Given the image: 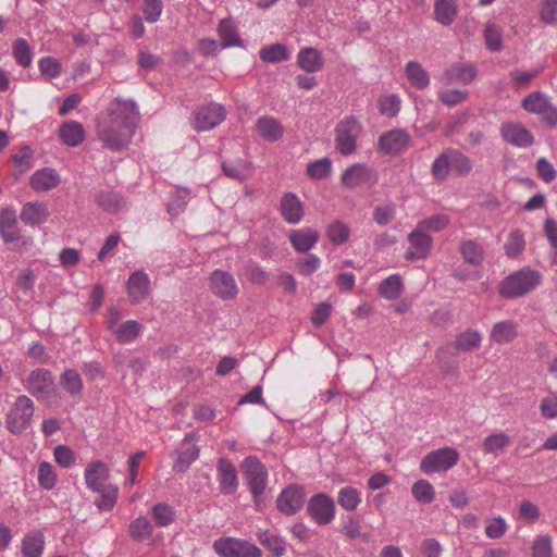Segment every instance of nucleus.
Returning <instances> with one entry per match:
<instances>
[{"mask_svg":"<svg viewBox=\"0 0 557 557\" xmlns=\"http://www.w3.org/2000/svg\"><path fill=\"white\" fill-rule=\"evenodd\" d=\"M500 135L506 143L518 148H528L534 144L533 134L521 123H503Z\"/></svg>","mask_w":557,"mask_h":557,"instance_id":"16","label":"nucleus"},{"mask_svg":"<svg viewBox=\"0 0 557 557\" xmlns=\"http://www.w3.org/2000/svg\"><path fill=\"white\" fill-rule=\"evenodd\" d=\"M225 116L226 110L222 104L210 102L195 112L193 126L197 132L209 131L220 125Z\"/></svg>","mask_w":557,"mask_h":557,"instance_id":"8","label":"nucleus"},{"mask_svg":"<svg viewBox=\"0 0 557 557\" xmlns=\"http://www.w3.org/2000/svg\"><path fill=\"white\" fill-rule=\"evenodd\" d=\"M221 166L223 173L232 180L243 182L248 177V165L242 159H237L236 161L231 162L224 161L222 162Z\"/></svg>","mask_w":557,"mask_h":557,"instance_id":"44","label":"nucleus"},{"mask_svg":"<svg viewBox=\"0 0 557 557\" xmlns=\"http://www.w3.org/2000/svg\"><path fill=\"white\" fill-rule=\"evenodd\" d=\"M44 535L40 532L28 533L22 542L24 557H40L44 550Z\"/></svg>","mask_w":557,"mask_h":557,"instance_id":"38","label":"nucleus"},{"mask_svg":"<svg viewBox=\"0 0 557 557\" xmlns=\"http://www.w3.org/2000/svg\"><path fill=\"white\" fill-rule=\"evenodd\" d=\"M85 482L89 490L99 493L96 506L104 509V463L101 460L91 461L85 469Z\"/></svg>","mask_w":557,"mask_h":557,"instance_id":"13","label":"nucleus"},{"mask_svg":"<svg viewBox=\"0 0 557 557\" xmlns=\"http://www.w3.org/2000/svg\"><path fill=\"white\" fill-rule=\"evenodd\" d=\"M144 331V325L136 320H127L117 324L112 334L119 344L125 345L135 342Z\"/></svg>","mask_w":557,"mask_h":557,"instance_id":"26","label":"nucleus"},{"mask_svg":"<svg viewBox=\"0 0 557 557\" xmlns=\"http://www.w3.org/2000/svg\"><path fill=\"white\" fill-rule=\"evenodd\" d=\"M459 252L466 263L479 267L484 260V250L476 240L468 239L460 244Z\"/></svg>","mask_w":557,"mask_h":557,"instance_id":"33","label":"nucleus"},{"mask_svg":"<svg viewBox=\"0 0 557 557\" xmlns=\"http://www.w3.org/2000/svg\"><path fill=\"white\" fill-rule=\"evenodd\" d=\"M372 171L364 164L356 163L346 169L342 174V184L348 188L368 184L372 181Z\"/></svg>","mask_w":557,"mask_h":557,"instance_id":"24","label":"nucleus"},{"mask_svg":"<svg viewBox=\"0 0 557 557\" xmlns=\"http://www.w3.org/2000/svg\"><path fill=\"white\" fill-rule=\"evenodd\" d=\"M48 207L42 202H26L21 210L20 219L26 225L35 226L45 223L49 218Z\"/></svg>","mask_w":557,"mask_h":557,"instance_id":"25","label":"nucleus"},{"mask_svg":"<svg viewBox=\"0 0 557 557\" xmlns=\"http://www.w3.org/2000/svg\"><path fill=\"white\" fill-rule=\"evenodd\" d=\"M525 246L523 232L519 228L511 231L508 235V239L504 246L505 252L508 257H517Z\"/></svg>","mask_w":557,"mask_h":557,"instance_id":"51","label":"nucleus"},{"mask_svg":"<svg viewBox=\"0 0 557 557\" xmlns=\"http://www.w3.org/2000/svg\"><path fill=\"white\" fill-rule=\"evenodd\" d=\"M260 59L265 62H280L288 58L287 49L282 44H273L263 47L260 52Z\"/></svg>","mask_w":557,"mask_h":557,"instance_id":"54","label":"nucleus"},{"mask_svg":"<svg viewBox=\"0 0 557 557\" xmlns=\"http://www.w3.org/2000/svg\"><path fill=\"white\" fill-rule=\"evenodd\" d=\"M409 143L410 135L403 128H395L382 134L377 145L384 154H398L409 146Z\"/></svg>","mask_w":557,"mask_h":557,"instance_id":"15","label":"nucleus"},{"mask_svg":"<svg viewBox=\"0 0 557 557\" xmlns=\"http://www.w3.org/2000/svg\"><path fill=\"white\" fill-rule=\"evenodd\" d=\"M545 69V64H541L537 67L533 69L530 72H523L520 70H515L510 72V77L513 83V87L519 90L527 88L530 82L537 77Z\"/></svg>","mask_w":557,"mask_h":557,"instance_id":"48","label":"nucleus"},{"mask_svg":"<svg viewBox=\"0 0 557 557\" xmlns=\"http://www.w3.org/2000/svg\"><path fill=\"white\" fill-rule=\"evenodd\" d=\"M517 336L518 324L512 320L497 322L490 333V339L498 345L511 343Z\"/></svg>","mask_w":557,"mask_h":557,"instance_id":"28","label":"nucleus"},{"mask_svg":"<svg viewBox=\"0 0 557 557\" xmlns=\"http://www.w3.org/2000/svg\"><path fill=\"white\" fill-rule=\"evenodd\" d=\"M305 490L299 484L286 486L276 498V508L285 516L297 513L305 504Z\"/></svg>","mask_w":557,"mask_h":557,"instance_id":"10","label":"nucleus"},{"mask_svg":"<svg viewBox=\"0 0 557 557\" xmlns=\"http://www.w3.org/2000/svg\"><path fill=\"white\" fill-rule=\"evenodd\" d=\"M406 77L410 85L419 90L425 89L430 85V75L416 61H409L405 69Z\"/></svg>","mask_w":557,"mask_h":557,"instance_id":"32","label":"nucleus"},{"mask_svg":"<svg viewBox=\"0 0 557 557\" xmlns=\"http://www.w3.org/2000/svg\"><path fill=\"white\" fill-rule=\"evenodd\" d=\"M152 517L157 525L168 527L174 521L175 511L170 505L158 503L152 507Z\"/></svg>","mask_w":557,"mask_h":557,"instance_id":"53","label":"nucleus"},{"mask_svg":"<svg viewBox=\"0 0 557 557\" xmlns=\"http://www.w3.org/2000/svg\"><path fill=\"white\" fill-rule=\"evenodd\" d=\"M509 444H510V437L506 433H504V432L493 433L484 440L483 450L486 454L497 455L504 448L509 446Z\"/></svg>","mask_w":557,"mask_h":557,"instance_id":"46","label":"nucleus"},{"mask_svg":"<svg viewBox=\"0 0 557 557\" xmlns=\"http://www.w3.org/2000/svg\"><path fill=\"white\" fill-rule=\"evenodd\" d=\"M59 136L62 143L69 147H77L85 139V131L76 121L63 122L59 127Z\"/></svg>","mask_w":557,"mask_h":557,"instance_id":"27","label":"nucleus"},{"mask_svg":"<svg viewBox=\"0 0 557 557\" xmlns=\"http://www.w3.org/2000/svg\"><path fill=\"white\" fill-rule=\"evenodd\" d=\"M362 131L356 117L349 115L335 126V144L337 151L343 156H350L357 149V139Z\"/></svg>","mask_w":557,"mask_h":557,"instance_id":"5","label":"nucleus"},{"mask_svg":"<svg viewBox=\"0 0 557 557\" xmlns=\"http://www.w3.org/2000/svg\"><path fill=\"white\" fill-rule=\"evenodd\" d=\"M451 171L459 177H465L473 169L471 159L458 149L450 148Z\"/></svg>","mask_w":557,"mask_h":557,"instance_id":"40","label":"nucleus"},{"mask_svg":"<svg viewBox=\"0 0 557 557\" xmlns=\"http://www.w3.org/2000/svg\"><path fill=\"white\" fill-rule=\"evenodd\" d=\"M256 128L259 135L270 143L280 140L284 133L281 123L271 116L259 117L256 123Z\"/></svg>","mask_w":557,"mask_h":557,"instance_id":"31","label":"nucleus"},{"mask_svg":"<svg viewBox=\"0 0 557 557\" xmlns=\"http://www.w3.org/2000/svg\"><path fill=\"white\" fill-rule=\"evenodd\" d=\"M0 236L4 243H15L21 238L16 212L13 208L7 207L0 211Z\"/></svg>","mask_w":557,"mask_h":557,"instance_id":"21","label":"nucleus"},{"mask_svg":"<svg viewBox=\"0 0 557 557\" xmlns=\"http://www.w3.org/2000/svg\"><path fill=\"white\" fill-rule=\"evenodd\" d=\"M25 386L37 399L49 397L55 389L52 373L44 368L33 370Z\"/></svg>","mask_w":557,"mask_h":557,"instance_id":"11","label":"nucleus"},{"mask_svg":"<svg viewBox=\"0 0 557 557\" xmlns=\"http://www.w3.org/2000/svg\"><path fill=\"white\" fill-rule=\"evenodd\" d=\"M238 540L233 537L219 539L213 543L215 553L222 557H236Z\"/></svg>","mask_w":557,"mask_h":557,"instance_id":"58","label":"nucleus"},{"mask_svg":"<svg viewBox=\"0 0 557 557\" xmlns=\"http://www.w3.org/2000/svg\"><path fill=\"white\" fill-rule=\"evenodd\" d=\"M60 184V175L52 168H44L36 171L30 180V187L38 193L48 191Z\"/></svg>","mask_w":557,"mask_h":557,"instance_id":"23","label":"nucleus"},{"mask_svg":"<svg viewBox=\"0 0 557 557\" xmlns=\"http://www.w3.org/2000/svg\"><path fill=\"white\" fill-rule=\"evenodd\" d=\"M325 235L336 246L343 245L349 239L350 228L341 220H335L326 227Z\"/></svg>","mask_w":557,"mask_h":557,"instance_id":"39","label":"nucleus"},{"mask_svg":"<svg viewBox=\"0 0 557 557\" xmlns=\"http://www.w3.org/2000/svg\"><path fill=\"white\" fill-rule=\"evenodd\" d=\"M450 148L445 149L432 163L431 174L435 182L443 183L451 171Z\"/></svg>","mask_w":557,"mask_h":557,"instance_id":"34","label":"nucleus"},{"mask_svg":"<svg viewBox=\"0 0 557 557\" xmlns=\"http://www.w3.org/2000/svg\"><path fill=\"white\" fill-rule=\"evenodd\" d=\"M476 74L478 70L474 64L456 62L444 71L441 81L445 85L454 83L469 85L474 81Z\"/></svg>","mask_w":557,"mask_h":557,"instance_id":"17","label":"nucleus"},{"mask_svg":"<svg viewBox=\"0 0 557 557\" xmlns=\"http://www.w3.org/2000/svg\"><path fill=\"white\" fill-rule=\"evenodd\" d=\"M38 483L45 490H51L57 483V475L53 467L44 461L38 467Z\"/></svg>","mask_w":557,"mask_h":557,"instance_id":"57","label":"nucleus"},{"mask_svg":"<svg viewBox=\"0 0 557 557\" xmlns=\"http://www.w3.org/2000/svg\"><path fill=\"white\" fill-rule=\"evenodd\" d=\"M508 529L506 521L500 517H494L486 522L485 534L491 540H497L504 536Z\"/></svg>","mask_w":557,"mask_h":557,"instance_id":"59","label":"nucleus"},{"mask_svg":"<svg viewBox=\"0 0 557 557\" xmlns=\"http://www.w3.org/2000/svg\"><path fill=\"white\" fill-rule=\"evenodd\" d=\"M337 503L347 511L356 510L361 503L360 493L352 486H345L337 494Z\"/></svg>","mask_w":557,"mask_h":557,"instance_id":"42","label":"nucleus"},{"mask_svg":"<svg viewBox=\"0 0 557 557\" xmlns=\"http://www.w3.org/2000/svg\"><path fill=\"white\" fill-rule=\"evenodd\" d=\"M244 277L252 284L263 285L269 274L255 261L249 260L243 268Z\"/></svg>","mask_w":557,"mask_h":557,"instance_id":"50","label":"nucleus"},{"mask_svg":"<svg viewBox=\"0 0 557 557\" xmlns=\"http://www.w3.org/2000/svg\"><path fill=\"white\" fill-rule=\"evenodd\" d=\"M539 271L522 269L505 277L499 284V295L506 299L519 298L536 288L541 283Z\"/></svg>","mask_w":557,"mask_h":557,"instance_id":"2","label":"nucleus"},{"mask_svg":"<svg viewBox=\"0 0 557 557\" xmlns=\"http://www.w3.org/2000/svg\"><path fill=\"white\" fill-rule=\"evenodd\" d=\"M460 455L453 447H443L426 454L420 461V470L425 474L446 472L455 467Z\"/></svg>","mask_w":557,"mask_h":557,"instance_id":"6","label":"nucleus"},{"mask_svg":"<svg viewBox=\"0 0 557 557\" xmlns=\"http://www.w3.org/2000/svg\"><path fill=\"white\" fill-rule=\"evenodd\" d=\"M162 0H144L143 2V13L147 22H157L162 13Z\"/></svg>","mask_w":557,"mask_h":557,"instance_id":"61","label":"nucleus"},{"mask_svg":"<svg viewBox=\"0 0 557 557\" xmlns=\"http://www.w3.org/2000/svg\"><path fill=\"white\" fill-rule=\"evenodd\" d=\"M126 292L132 304L138 305L145 301L152 292L148 274L144 271H134L127 282Z\"/></svg>","mask_w":557,"mask_h":557,"instance_id":"12","label":"nucleus"},{"mask_svg":"<svg viewBox=\"0 0 557 557\" xmlns=\"http://www.w3.org/2000/svg\"><path fill=\"white\" fill-rule=\"evenodd\" d=\"M35 411L34 401L25 396H18L5 417L7 429L12 434H21L32 423Z\"/></svg>","mask_w":557,"mask_h":557,"instance_id":"4","label":"nucleus"},{"mask_svg":"<svg viewBox=\"0 0 557 557\" xmlns=\"http://www.w3.org/2000/svg\"><path fill=\"white\" fill-rule=\"evenodd\" d=\"M258 540L267 549L272 552L276 557H281L286 552V545L283 539L273 534L269 530L260 531Z\"/></svg>","mask_w":557,"mask_h":557,"instance_id":"41","label":"nucleus"},{"mask_svg":"<svg viewBox=\"0 0 557 557\" xmlns=\"http://www.w3.org/2000/svg\"><path fill=\"white\" fill-rule=\"evenodd\" d=\"M404 289L403 280L398 274H392L379 285V294L389 300L397 299Z\"/></svg>","mask_w":557,"mask_h":557,"instance_id":"35","label":"nucleus"},{"mask_svg":"<svg viewBox=\"0 0 557 557\" xmlns=\"http://www.w3.org/2000/svg\"><path fill=\"white\" fill-rule=\"evenodd\" d=\"M210 288L215 296L224 300L236 298L239 292L234 276L222 270L212 272L210 276Z\"/></svg>","mask_w":557,"mask_h":557,"instance_id":"14","label":"nucleus"},{"mask_svg":"<svg viewBox=\"0 0 557 557\" xmlns=\"http://www.w3.org/2000/svg\"><path fill=\"white\" fill-rule=\"evenodd\" d=\"M532 557H552V537L549 535H541L534 540Z\"/></svg>","mask_w":557,"mask_h":557,"instance_id":"60","label":"nucleus"},{"mask_svg":"<svg viewBox=\"0 0 557 557\" xmlns=\"http://www.w3.org/2000/svg\"><path fill=\"white\" fill-rule=\"evenodd\" d=\"M153 527L146 517H138L129 524V533L134 540L143 542L152 535Z\"/></svg>","mask_w":557,"mask_h":557,"instance_id":"45","label":"nucleus"},{"mask_svg":"<svg viewBox=\"0 0 557 557\" xmlns=\"http://www.w3.org/2000/svg\"><path fill=\"white\" fill-rule=\"evenodd\" d=\"M60 385L71 396H78L83 391V380L74 369H67L60 375Z\"/></svg>","mask_w":557,"mask_h":557,"instance_id":"37","label":"nucleus"},{"mask_svg":"<svg viewBox=\"0 0 557 557\" xmlns=\"http://www.w3.org/2000/svg\"><path fill=\"white\" fill-rule=\"evenodd\" d=\"M297 64L307 73H314L322 70L324 59L321 52L311 47L302 48L297 55Z\"/></svg>","mask_w":557,"mask_h":557,"instance_id":"30","label":"nucleus"},{"mask_svg":"<svg viewBox=\"0 0 557 557\" xmlns=\"http://www.w3.org/2000/svg\"><path fill=\"white\" fill-rule=\"evenodd\" d=\"M521 107L527 112L539 115L541 121L549 127L557 126V108L553 106L544 92L533 91L529 94L522 100Z\"/></svg>","mask_w":557,"mask_h":557,"instance_id":"7","label":"nucleus"},{"mask_svg":"<svg viewBox=\"0 0 557 557\" xmlns=\"http://www.w3.org/2000/svg\"><path fill=\"white\" fill-rule=\"evenodd\" d=\"M199 447L190 445L177 451V458L173 465V470L176 472H185L189 466L198 458Z\"/></svg>","mask_w":557,"mask_h":557,"instance_id":"43","label":"nucleus"},{"mask_svg":"<svg viewBox=\"0 0 557 557\" xmlns=\"http://www.w3.org/2000/svg\"><path fill=\"white\" fill-rule=\"evenodd\" d=\"M218 481L221 493L224 495L234 494L238 487L237 470L226 458H220L216 466Z\"/></svg>","mask_w":557,"mask_h":557,"instance_id":"18","label":"nucleus"},{"mask_svg":"<svg viewBox=\"0 0 557 557\" xmlns=\"http://www.w3.org/2000/svg\"><path fill=\"white\" fill-rule=\"evenodd\" d=\"M332 169V162L329 158H322L311 162L307 166V173L310 177L315 180H323L329 176Z\"/></svg>","mask_w":557,"mask_h":557,"instance_id":"56","label":"nucleus"},{"mask_svg":"<svg viewBox=\"0 0 557 557\" xmlns=\"http://www.w3.org/2000/svg\"><path fill=\"white\" fill-rule=\"evenodd\" d=\"M540 14L546 24L557 22V0H542Z\"/></svg>","mask_w":557,"mask_h":557,"instance_id":"64","label":"nucleus"},{"mask_svg":"<svg viewBox=\"0 0 557 557\" xmlns=\"http://www.w3.org/2000/svg\"><path fill=\"white\" fill-rule=\"evenodd\" d=\"M288 237L296 251L307 253L318 243L320 234L317 230L305 227L290 231Z\"/></svg>","mask_w":557,"mask_h":557,"instance_id":"22","label":"nucleus"},{"mask_svg":"<svg viewBox=\"0 0 557 557\" xmlns=\"http://www.w3.org/2000/svg\"><path fill=\"white\" fill-rule=\"evenodd\" d=\"M434 12L438 22L448 25L456 16V4L454 0H436Z\"/></svg>","mask_w":557,"mask_h":557,"instance_id":"47","label":"nucleus"},{"mask_svg":"<svg viewBox=\"0 0 557 557\" xmlns=\"http://www.w3.org/2000/svg\"><path fill=\"white\" fill-rule=\"evenodd\" d=\"M242 470L247 487L252 495L253 504L259 509L262 503V494L267 487L268 470L253 456L244 459Z\"/></svg>","mask_w":557,"mask_h":557,"instance_id":"3","label":"nucleus"},{"mask_svg":"<svg viewBox=\"0 0 557 557\" xmlns=\"http://www.w3.org/2000/svg\"><path fill=\"white\" fill-rule=\"evenodd\" d=\"M482 341V336L478 331L467 330L456 336L454 347L462 352H469L476 349Z\"/></svg>","mask_w":557,"mask_h":557,"instance_id":"36","label":"nucleus"},{"mask_svg":"<svg viewBox=\"0 0 557 557\" xmlns=\"http://www.w3.org/2000/svg\"><path fill=\"white\" fill-rule=\"evenodd\" d=\"M110 127L107 128V148L121 151L128 147L138 120V109L133 100L115 98L110 103Z\"/></svg>","mask_w":557,"mask_h":557,"instance_id":"1","label":"nucleus"},{"mask_svg":"<svg viewBox=\"0 0 557 557\" xmlns=\"http://www.w3.org/2000/svg\"><path fill=\"white\" fill-rule=\"evenodd\" d=\"M412 496L421 504H430L435 498V491L426 480L417 481L411 487Z\"/></svg>","mask_w":557,"mask_h":557,"instance_id":"49","label":"nucleus"},{"mask_svg":"<svg viewBox=\"0 0 557 557\" xmlns=\"http://www.w3.org/2000/svg\"><path fill=\"white\" fill-rule=\"evenodd\" d=\"M54 459L62 468H70L75 462L73 450L65 445H58L53 451Z\"/></svg>","mask_w":557,"mask_h":557,"instance_id":"63","label":"nucleus"},{"mask_svg":"<svg viewBox=\"0 0 557 557\" xmlns=\"http://www.w3.org/2000/svg\"><path fill=\"white\" fill-rule=\"evenodd\" d=\"M38 66L41 74L50 78H57L61 74V65L59 61L52 57H45L40 59Z\"/></svg>","mask_w":557,"mask_h":557,"instance_id":"62","label":"nucleus"},{"mask_svg":"<svg viewBox=\"0 0 557 557\" xmlns=\"http://www.w3.org/2000/svg\"><path fill=\"white\" fill-rule=\"evenodd\" d=\"M307 512L319 525H326L334 519L335 503L327 494L318 493L309 499Z\"/></svg>","mask_w":557,"mask_h":557,"instance_id":"9","label":"nucleus"},{"mask_svg":"<svg viewBox=\"0 0 557 557\" xmlns=\"http://www.w3.org/2000/svg\"><path fill=\"white\" fill-rule=\"evenodd\" d=\"M282 218L289 224H297L304 216V205L294 193H285L280 203Z\"/></svg>","mask_w":557,"mask_h":557,"instance_id":"20","label":"nucleus"},{"mask_svg":"<svg viewBox=\"0 0 557 557\" xmlns=\"http://www.w3.org/2000/svg\"><path fill=\"white\" fill-rule=\"evenodd\" d=\"M13 55L20 66L28 67L32 64L33 52L24 38H18L13 45Z\"/></svg>","mask_w":557,"mask_h":557,"instance_id":"52","label":"nucleus"},{"mask_svg":"<svg viewBox=\"0 0 557 557\" xmlns=\"http://www.w3.org/2000/svg\"><path fill=\"white\" fill-rule=\"evenodd\" d=\"M243 46L240 37H221L220 41L203 37L198 41V49L203 55H214L221 49Z\"/></svg>","mask_w":557,"mask_h":557,"instance_id":"29","label":"nucleus"},{"mask_svg":"<svg viewBox=\"0 0 557 557\" xmlns=\"http://www.w3.org/2000/svg\"><path fill=\"white\" fill-rule=\"evenodd\" d=\"M400 110V99L397 95L382 96L379 99V111L382 115L394 117Z\"/></svg>","mask_w":557,"mask_h":557,"instance_id":"55","label":"nucleus"},{"mask_svg":"<svg viewBox=\"0 0 557 557\" xmlns=\"http://www.w3.org/2000/svg\"><path fill=\"white\" fill-rule=\"evenodd\" d=\"M412 250L407 251V259L420 260L429 256L432 248V237L422 228H417L408 236Z\"/></svg>","mask_w":557,"mask_h":557,"instance_id":"19","label":"nucleus"}]
</instances>
